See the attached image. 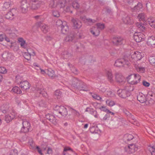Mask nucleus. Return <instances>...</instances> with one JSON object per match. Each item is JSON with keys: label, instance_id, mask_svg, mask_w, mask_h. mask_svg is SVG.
I'll use <instances>...</instances> for the list:
<instances>
[{"label": "nucleus", "instance_id": "nucleus-1", "mask_svg": "<svg viewBox=\"0 0 155 155\" xmlns=\"http://www.w3.org/2000/svg\"><path fill=\"white\" fill-rule=\"evenodd\" d=\"M128 86L125 87L124 89L118 90L117 92V94L120 97L123 98H126L129 97L131 95L130 91L133 90V89H130L129 88Z\"/></svg>", "mask_w": 155, "mask_h": 155}, {"label": "nucleus", "instance_id": "nucleus-2", "mask_svg": "<svg viewBox=\"0 0 155 155\" xmlns=\"http://www.w3.org/2000/svg\"><path fill=\"white\" fill-rule=\"evenodd\" d=\"M16 82L19 84L20 87L22 90H26L30 88L31 85L27 81H22L19 76H17L16 78Z\"/></svg>", "mask_w": 155, "mask_h": 155}, {"label": "nucleus", "instance_id": "nucleus-3", "mask_svg": "<svg viewBox=\"0 0 155 155\" xmlns=\"http://www.w3.org/2000/svg\"><path fill=\"white\" fill-rule=\"evenodd\" d=\"M130 63L127 58L119 59L117 60L114 65L116 67H127L129 66Z\"/></svg>", "mask_w": 155, "mask_h": 155}, {"label": "nucleus", "instance_id": "nucleus-4", "mask_svg": "<svg viewBox=\"0 0 155 155\" xmlns=\"http://www.w3.org/2000/svg\"><path fill=\"white\" fill-rule=\"evenodd\" d=\"M129 83L131 84H136L138 83L141 79L140 76L138 74H131L128 77Z\"/></svg>", "mask_w": 155, "mask_h": 155}, {"label": "nucleus", "instance_id": "nucleus-5", "mask_svg": "<svg viewBox=\"0 0 155 155\" xmlns=\"http://www.w3.org/2000/svg\"><path fill=\"white\" fill-rule=\"evenodd\" d=\"M66 2L65 0H53L50 4V6L52 8L57 7L63 8L65 6Z\"/></svg>", "mask_w": 155, "mask_h": 155}, {"label": "nucleus", "instance_id": "nucleus-6", "mask_svg": "<svg viewBox=\"0 0 155 155\" xmlns=\"http://www.w3.org/2000/svg\"><path fill=\"white\" fill-rule=\"evenodd\" d=\"M54 109L58 111L59 113L63 116H66L68 114V111L66 108L63 106L56 105L53 108Z\"/></svg>", "mask_w": 155, "mask_h": 155}, {"label": "nucleus", "instance_id": "nucleus-7", "mask_svg": "<svg viewBox=\"0 0 155 155\" xmlns=\"http://www.w3.org/2000/svg\"><path fill=\"white\" fill-rule=\"evenodd\" d=\"M18 12L16 9L12 8L5 15V17L7 19L12 20L17 15Z\"/></svg>", "mask_w": 155, "mask_h": 155}, {"label": "nucleus", "instance_id": "nucleus-8", "mask_svg": "<svg viewBox=\"0 0 155 155\" xmlns=\"http://www.w3.org/2000/svg\"><path fill=\"white\" fill-rule=\"evenodd\" d=\"M135 41L138 42H140L144 40L145 35L142 33L140 32H135L133 36Z\"/></svg>", "mask_w": 155, "mask_h": 155}, {"label": "nucleus", "instance_id": "nucleus-9", "mask_svg": "<svg viewBox=\"0 0 155 155\" xmlns=\"http://www.w3.org/2000/svg\"><path fill=\"white\" fill-rule=\"evenodd\" d=\"M134 65L136 70L139 73H143L145 72V67L138 63L137 61L134 62Z\"/></svg>", "mask_w": 155, "mask_h": 155}, {"label": "nucleus", "instance_id": "nucleus-10", "mask_svg": "<svg viewBox=\"0 0 155 155\" xmlns=\"http://www.w3.org/2000/svg\"><path fill=\"white\" fill-rule=\"evenodd\" d=\"M138 147L134 144H130L128 146L124 148V150L129 153H133L137 150Z\"/></svg>", "mask_w": 155, "mask_h": 155}, {"label": "nucleus", "instance_id": "nucleus-11", "mask_svg": "<svg viewBox=\"0 0 155 155\" xmlns=\"http://www.w3.org/2000/svg\"><path fill=\"white\" fill-rule=\"evenodd\" d=\"M124 41L123 38L120 36L113 37L112 41L113 44L116 45H121L123 44Z\"/></svg>", "mask_w": 155, "mask_h": 155}, {"label": "nucleus", "instance_id": "nucleus-12", "mask_svg": "<svg viewBox=\"0 0 155 155\" xmlns=\"http://www.w3.org/2000/svg\"><path fill=\"white\" fill-rule=\"evenodd\" d=\"M41 2L38 0H30L31 8L33 10H36L40 6Z\"/></svg>", "mask_w": 155, "mask_h": 155}, {"label": "nucleus", "instance_id": "nucleus-13", "mask_svg": "<svg viewBox=\"0 0 155 155\" xmlns=\"http://www.w3.org/2000/svg\"><path fill=\"white\" fill-rule=\"evenodd\" d=\"M3 58L5 61H11L15 58V57L12 54L7 51H5L2 55Z\"/></svg>", "mask_w": 155, "mask_h": 155}, {"label": "nucleus", "instance_id": "nucleus-14", "mask_svg": "<svg viewBox=\"0 0 155 155\" xmlns=\"http://www.w3.org/2000/svg\"><path fill=\"white\" fill-rule=\"evenodd\" d=\"M29 4L27 3L25 0H23L21 2L20 10L23 13L27 12L29 6Z\"/></svg>", "mask_w": 155, "mask_h": 155}, {"label": "nucleus", "instance_id": "nucleus-15", "mask_svg": "<svg viewBox=\"0 0 155 155\" xmlns=\"http://www.w3.org/2000/svg\"><path fill=\"white\" fill-rule=\"evenodd\" d=\"M82 84V81L76 78H74L72 79V86L77 89L82 88L81 87L80 84Z\"/></svg>", "mask_w": 155, "mask_h": 155}, {"label": "nucleus", "instance_id": "nucleus-16", "mask_svg": "<svg viewBox=\"0 0 155 155\" xmlns=\"http://www.w3.org/2000/svg\"><path fill=\"white\" fill-rule=\"evenodd\" d=\"M45 118L54 124L55 125L57 123L56 117L51 114H46Z\"/></svg>", "mask_w": 155, "mask_h": 155}, {"label": "nucleus", "instance_id": "nucleus-17", "mask_svg": "<svg viewBox=\"0 0 155 155\" xmlns=\"http://www.w3.org/2000/svg\"><path fill=\"white\" fill-rule=\"evenodd\" d=\"M147 44L149 46L155 48V37L151 36L149 37L147 42Z\"/></svg>", "mask_w": 155, "mask_h": 155}, {"label": "nucleus", "instance_id": "nucleus-18", "mask_svg": "<svg viewBox=\"0 0 155 155\" xmlns=\"http://www.w3.org/2000/svg\"><path fill=\"white\" fill-rule=\"evenodd\" d=\"M122 20L126 24H131L133 23L132 18L127 14L123 17Z\"/></svg>", "mask_w": 155, "mask_h": 155}, {"label": "nucleus", "instance_id": "nucleus-19", "mask_svg": "<svg viewBox=\"0 0 155 155\" xmlns=\"http://www.w3.org/2000/svg\"><path fill=\"white\" fill-rule=\"evenodd\" d=\"M137 100L141 103H144L146 102L147 104V99L146 96L142 93H139L137 95Z\"/></svg>", "mask_w": 155, "mask_h": 155}, {"label": "nucleus", "instance_id": "nucleus-20", "mask_svg": "<svg viewBox=\"0 0 155 155\" xmlns=\"http://www.w3.org/2000/svg\"><path fill=\"white\" fill-rule=\"evenodd\" d=\"M106 73L108 81L111 83H113L114 82L113 77L111 70L110 69H106Z\"/></svg>", "mask_w": 155, "mask_h": 155}, {"label": "nucleus", "instance_id": "nucleus-21", "mask_svg": "<svg viewBox=\"0 0 155 155\" xmlns=\"http://www.w3.org/2000/svg\"><path fill=\"white\" fill-rule=\"evenodd\" d=\"M71 21L73 24V27L75 28H79L81 26L82 23L78 19L73 18Z\"/></svg>", "mask_w": 155, "mask_h": 155}, {"label": "nucleus", "instance_id": "nucleus-22", "mask_svg": "<svg viewBox=\"0 0 155 155\" xmlns=\"http://www.w3.org/2000/svg\"><path fill=\"white\" fill-rule=\"evenodd\" d=\"M115 79L116 81L119 83H120L124 81V77L122 75L119 73H116L115 75Z\"/></svg>", "mask_w": 155, "mask_h": 155}, {"label": "nucleus", "instance_id": "nucleus-23", "mask_svg": "<svg viewBox=\"0 0 155 155\" xmlns=\"http://www.w3.org/2000/svg\"><path fill=\"white\" fill-rule=\"evenodd\" d=\"M15 117V115L11 113L5 115V120L7 122L9 123Z\"/></svg>", "mask_w": 155, "mask_h": 155}, {"label": "nucleus", "instance_id": "nucleus-24", "mask_svg": "<svg viewBox=\"0 0 155 155\" xmlns=\"http://www.w3.org/2000/svg\"><path fill=\"white\" fill-rule=\"evenodd\" d=\"M62 33L64 34H67L69 31V29L68 26L65 21H64L63 25L61 26Z\"/></svg>", "mask_w": 155, "mask_h": 155}, {"label": "nucleus", "instance_id": "nucleus-25", "mask_svg": "<svg viewBox=\"0 0 155 155\" xmlns=\"http://www.w3.org/2000/svg\"><path fill=\"white\" fill-rule=\"evenodd\" d=\"M90 31L95 36H98L100 33V30L97 27H92L90 29Z\"/></svg>", "mask_w": 155, "mask_h": 155}, {"label": "nucleus", "instance_id": "nucleus-26", "mask_svg": "<svg viewBox=\"0 0 155 155\" xmlns=\"http://www.w3.org/2000/svg\"><path fill=\"white\" fill-rule=\"evenodd\" d=\"M38 25L40 27L41 30L44 33H46L48 31V27L45 24L40 22L38 23Z\"/></svg>", "mask_w": 155, "mask_h": 155}, {"label": "nucleus", "instance_id": "nucleus-27", "mask_svg": "<svg viewBox=\"0 0 155 155\" xmlns=\"http://www.w3.org/2000/svg\"><path fill=\"white\" fill-rule=\"evenodd\" d=\"M136 25L138 29L142 31H144L146 29V27L143 23L137 22L136 23Z\"/></svg>", "mask_w": 155, "mask_h": 155}, {"label": "nucleus", "instance_id": "nucleus-28", "mask_svg": "<svg viewBox=\"0 0 155 155\" xmlns=\"http://www.w3.org/2000/svg\"><path fill=\"white\" fill-rule=\"evenodd\" d=\"M142 8V5L141 3L139 2L132 9V11L134 12H138Z\"/></svg>", "mask_w": 155, "mask_h": 155}, {"label": "nucleus", "instance_id": "nucleus-29", "mask_svg": "<svg viewBox=\"0 0 155 155\" xmlns=\"http://www.w3.org/2000/svg\"><path fill=\"white\" fill-rule=\"evenodd\" d=\"M134 138V137L130 134H125L123 138V140L125 143L132 140Z\"/></svg>", "mask_w": 155, "mask_h": 155}, {"label": "nucleus", "instance_id": "nucleus-30", "mask_svg": "<svg viewBox=\"0 0 155 155\" xmlns=\"http://www.w3.org/2000/svg\"><path fill=\"white\" fill-rule=\"evenodd\" d=\"M149 25L152 28H155V21L154 18L150 17L147 19Z\"/></svg>", "mask_w": 155, "mask_h": 155}, {"label": "nucleus", "instance_id": "nucleus-31", "mask_svg": "<svg viewBox=\"0 0 155 155\" xmlns=\"http://www.w3.org/2000/svg\"><path fill=\"white\" fill-rule=\"evenodd\" d=\"M80 84V85L82 88H78V89H79L80 90H82L85 91H88L89 90L88 87L83 82H82V84Z\"/></svg>", "mask_w": 155, "mask_h": 155}, {"label": "nucleus", "instance_id": "nucleus-32", "mask_svg": "<svg viewBox=\"0 0 155 155\" xmlns=\"http://www.w3.org/2000/svg\"><path fill=\"white\" fill-rule=\"evenodd\" d=\"M12 4V2L11 1H9L7 2L4 3L3 7V10H5L6 9L8 8Z\"/></svg>", "mask_w": 155, "mask_h": 155}, {"label": "nucleus", "instance_id": "nucleus-33", "mask_svg": "<svg viewBox=\"0 0 155 155\" xmlns=\"http://www.w3.org/2000/svg\"><path fill=\"white\" fill-rule=\"evenodd\" d=\"M110 117V115L109 114V113H107L104 115L103 117H100V118L101 121L102 122L107 121L109 120Z\"/></svg>", "mask_w": 155, "mask_h": 155}, {"label": "nucleus", "instance_id": "nucleus-34", "mask_svg": "<svg viewBox=\"0 0 155 155\" xmlns=\"http://www.w3.org/2000/svg\"><path fill=\"white\" fill-rule=\"evenodd\" d=\"M36 90L38 93L40 94H42L43 96L46 97L47 95L46 93L44 91V89L37 87L36 88Z\"/></svg>", "mask_w": 155, "mask_h": 155}, {"label": "nucleus", "instance_id": "nucleus-35", "mask_svg": "<svg viewBox=\"0 0 155 155\" xmlns=\"http://www.w3.org/2000/svg\"><path fill=\"white\" fill-rule=\"evenodd\" d=\"M47 74L48 75L51 77H53L55 76L54 71L51 68H49L47 70Z\"/></svg>", "mask_w": 155, "mask_h": 155}, {"label": "nucleus", "instance_id": "nucleus-36", "mask_svg": "<svg viewBox=\"0 0 155 155\" xmlns=\"http://www.w3.org/2000/svg\"><path fill=\"white\" fill-rule=\"evenodd\" d=\"M144 56L143 53H140L138 51L136 52L137 61L140 60Z\"/></svg>", "mask_w": 155, "mask_h": 155}, {"label": "nucleus", "instance_id": "nucleus-37", "mask_svg": "<svg viewBox=\"0 0 155 155\" xmlns=\"http://www.w3.org/2000/svg\"><path fill=\"white\" fill-rule=\"evenodd\" d=\"M12 91L17 94H20L21 93V91L20 89L17 86L13 87L12 89Z\"/></svg>", "mask_w": 155, "mask_h": 155}, {"label": "nucleus", "instance_id": "nucleus-38", "mask_svg": "<svg viewBox=\"0 0 155 155\" xmlns=\"http://www.w3.org/2000/svg\"><path fill=\"white\" fill-rule=\"evenodd\" d=\"M138 18L140 21H145V15L144 13L140 14L138 16Z\"/></svg>", "mask_w": 155, "mask_h": 155}, {"label": "nucleus", "instance_id": "nucleus-39", "mask_svg": "<svg viewBox=\"0 0 155 155\" xmlns=\"http://www.w3.org/2000/svg\"><path fill=\"white\" fill-rule=\"evenodd\" d=\"M62 94V92L60 90H56L54 92L55 96L58 99L61 97Z\"/></svg>", "mask_w": 155, "mask_h": 155}, {"label": "nucleus", "instance_id": "nucleus-40", "mask_svg": "<svg viewBox=\"0 0 155 155\" xmlns=\"http://www.w3.org/2000/svg\"><path fill=\"white\" fill-rule=\"evenodd\" d=\"M149 61L151 64L155 65V56H150L148 58Z\"/></svg>", "mask_w": 155, "mask_h": 155}, {"label": "nucleus", "instance_id": "nucleus-41", "mask_svg": "<svg viewBox=\"0 0 155 155\" xmlns=\"http://www.w3.org/2000/svg\"><path fill=\"white\" fill-rule=\"evenodd\" d=\"M7 33L8 36L10 37L11 38H14L16 36L14 32H12L11 31H7Z\"/></svg>", "mask_w": 155, "mask_h": 155}, {"label": "nucleus", "instance_id": "nucleus-42", "mask_svg": "<svg viewBox=\"0 0 155 155\" xmlns=\"http://www.w3.org/2000/svg\"><path fill=\"white\" fill-rule=\"evenodd\" d=\"M29 128H27V127H26L23 126L20 131V132L21 133H26L28 132L29 131Z\"/></svg>", "mask_w": 155, "mask_h": 155}, {"label": "nucleus", "instance_id": "nucleus-43", "mask_svg": "<svg viewBox=\"0 0 155 155\" xmlns=\"http://www.w3.org/2000/svg\"><path fill=\"white\" fill-rule=\"evenodd\" d=\"M38 105L40 107H45L47 105V102L44 99L42 100L38 103Z\"/></svg>", "mask_w": 155, "mask_h": 155}, {"label": "nucleus", "instance_id": "nucleus-44", "mask_svg": "<svg viewBox=\"0 0 155 155\" xmlns=\"http://www.w3.org/2000/svg\"><path fill=\"white\" fill-rule=\"evenodd\" d=\"M28 143L32 149H34L35 148V145L34 143L33 142L32 139L30 138L28 140Z\"/></svg>", "mask_w": 155, "mask_h": 155}, {"label": "nucleus", "instance_id": "nucleus-45", "mask_svg": "<svg viewBox=\"0 0 155 155\" xmlns=\"http://www.w3.org/2000/svg\"><path fill=\"white\" fill-rule=\"evenodd\" d=\"M89 113L92 115H94V114H95V115H94V117L95 118H97L98 117V115L97 114V111L92 108L90 109Z\"/></svg>", "mask_w": 155, "mask_h": 155}, {"label": "nucleus", "instance_id": "nucleus-46", "mask_svg": "<svg viewBox=\"0 0 155 155\" xmlns=\"http://www.w3.org/2000/svg\"><path fill=\"white\" fill-rule=\"evenodd\" d=\"M22 124L23 126L26 127H27V128H30L31 124L28 121L26 120H24L23 121Z\"/></svg>", "mask_w": 155, "mask_h": 155}, {"label": "nucleus", "instance_id": "nucleus-47", "mask_svg": "<svg viewBox=\"0 0 155 155\" xmlns=\"http://www.w3.org/2000/svg\"><path fill=\"white\" fill-rule=\"evenodd\" d=\"M96 25L97 28H98L100 31L104 29L105 27L104 25L103 24L101 23L97 24Z\"/></svg>", "mask_w": 155, "mask_h": 155}, {"label": "nucleus", "instance_id": "nucleus-48", "mask_svg": "<svg viewBox=\"0 0 155 155\" xmlns=\"http://www.w3.org/2000/svg\"><path fill=\"white\" fill-rule=\"evenodd\" d=\"M9 155H18V151L15 149L11 150L9 153Z\"/></svg>", "mask_w": 155, "mask_h": 155}, {"label": "nucleus", "instance_id": "nucleus-49", "mask_svg": "<svg viewBox=\"0 0 155 155\" xmlns=\"http://www.w3.org/2000/svg\"><path fill=\"white\" fill-rule=\"evenodd\" d=\"M106 104L109 106L112 107L115 104L114 101L111 100H108L106 101Z\"/></svg>", "mask_w": 155, "mask_h": 155}, {"label": "nucleus", "instance_id": "nucleus-50", "mask_svg": "<svg viewBox=\"0 0 155 155\" xmlns=\"http://www.w3.org/2000/svg\"><path fill=\"white\" fill-rule=\"evenodd\" d=\"M72 6L74 8L77 9L79 8V5L77 2L75 1L72 3Z\"/></svg>", "mask_w": 155, "mask_h": 155}, {"label": "nucleus", "instance_id": "nucleus-51", "mask_svg": "<svg viewBox=\"0 0 155 155\" xmlns=\"http://www.w3.org/2000/svg\"><path fill=\"white\" fill-rule=\"evenodd\" d=\"M123 112L128 117L131 116L133 117V116L131 115V114L126 109H124L123 110Z\"/></svg>", "mask_w": 155, "mask_h": 155}, {"label": "nucleus", "instance_id": "nucleus-52", "mask_svg": "<svg viewBox=\"0 0 155 155\" xmlns=\"http://www.w3.org/2000/svg\"><path fill=\"white\" fill-rule=\"evenodd\" d=\"M149 99L148 101V103L150 104H152L154 103L155 101V97H148Z\"/></svg>", "mask_w": 155, "mask_h": 155}, {"label": "nucleus", "instance_id": "nucleus-53", "mask_svg": "<svg viewBox=\"0 0 155 155\" xmlns=\"http://www.w3.org/2000/svg\"><path fill=\"white\" fill-rule=\"evenodd\" d=\"M18 41L20 43V45L22 47H24L25 44V41L22 38H19Z\"/></svg>", "mask_w": 155, "mask_h": 155}, {"label": "nucleus", "instance_id": "nucleus-54", "mask_svg": "<svg viewBox=\"0 0 155 155\" xmlns=\"http://www.w3.org/2000/svg\"><path fill=\"white\" fill-rule=\"evenodd\" d=\"M73 39V37L72 36H68L66 37L65 40L66 42H70Z\"/></svg>", "mask_w": 155, "mask_h": 155}, {"label": "nucleus", "instance_id": "nucleus-55", "mask_svg": "<svg viewBox=\"0 0 155 155\" xmlns=\"http://www.w3.org/2000/svg\"><path fill=\"white\" fill-rule=\"evenodd\" d=\"M92 96L94 98L98 100H101L102 99L99 95L95 94H93Z\"/></svg>", "mask_w": 155, "mask_h": 155}, {"label": "nucleus", "instance_id": "nucleus-56", "mask_svg": "<svg viewBox=\"0 0 155 155\" xmlns=\"http://www.w3.org/2000/svg\"><path fill=\"white\" fill-rule=\"evenodd\" d=\"M105 94L109 97H111L113 95V93L110 90H107L105 92Z\"/></svg>", "mask_w": 155, "mask_h": 155}, {"label": "nucleus", "instance_id": "nucleus-57", "mask_svg": "<svg viewBox=\"0 0 155 155\" xmlns=\"http://www.w3.org/2000/svg\"><path fill=\"white\" fill-rule=\"evenodd\" d=\"M25 58L28 60H29L31 58V54L29 53H25L24 54Z\"/></svg>", "mask_w": 155, "mask_h": 155}, {"label": "nucleus", "instance_id": "nucleus-58", "mask_svg": "<svg viewBox=\"0 0 155 155\" xmlns=\"http://www.w3.org/2000/svg\"><path fill=\"white\" fill-rule=\"evenodd\" d=\"M7 72L6 69L4 67H0V73L5 74Z\"/></svg>", "mask_w": 155, "mask_h": 155}, {"label": "nucleus", "instance_id": "nucleus-59", "mask_svg": "<svg viewBox=\"0 0 155 155\" xmlns=\"http://www.w3.org/2000/svg\"><path fill=\"white\" fill-rule=\"evenodd\" d=\"M64 58H67L71 56V54L70 53H69L67 51H65L64 53Z\"/></svg>", "mask_w": 155, "mask_h": 155}, {"label": "nucleus", "instance_id": "nucleus-60", "mask_svg": "<svg viewBox=\"0 0 155 155\" xmlns=\"http://www.w3.org/2000/svg\"><path fill=\"white\" fill-rule=\"evenodd\" d=\"M52 14L54 17H58L60 16V14L57 11H53Z\"/></svg>", "mask_w": 155, "mask_h": 155}, {"label": "nucleus", "instance_id": "nucleus-61", "mask_svg": "<svg viewBox=\"0 0 155 155\" xmlns=\"http://www.w3.org/2000/svg\"><path fill=\"white\" fill-rule=\"evenodd\" d=\"M102 107V108H104V110H103L105 111L107 113H109V114H111L113 115H114L115 114L114 113L112 112H111V111H110L109 110H108L107 109H106L105 107Z\"/></svg>", "mask_w": 155, "mask_h": 155}, {"label": "nucleus", "instance_id": "nucleus-62", "mask_svg": "<svg viewBox=\"0 0 155 155\" xmlns=\"http://www.w3.org/2000/svg\"><path fill=\"white\" fill-rule=\"evenodd\" d=\"M56 23V25L58 26H61L62 25H63L64 22H63L61 20H58L57 21Z\"/></svg>", "mask_w": 155, "mask_h": 155}, {"label": "nucleus", "instance_id": "nucleus-63", "mask_svg": "<svg viewBox=\"0 0 155 155\" xmlns=\"http://www.w3.org/2000/svg\"><path fill=\"white\" fill-rule=\"evenodd\" d=\"M131 58H132V59H134L135 61H137L136 52H134V53L131 55Z\"/></svg>", "mask_w": 155, "mask_h": 155}, {"label": "nucleus", "instance_id": "nucleus-64", "mask_svg": "<svg viewBox=\"0 0 155 155\" xmlns=\"http://www.w3.org/2000/svg\"><path fill=\"white\" fill-rule=\"evenodd\" d=\"M87 21L90 23V25H92L93 23L96 22V21L95 20H92L91 19H87Z\"/></svg>", "mask_w": 155, "mask_h": 155}]
</instances>
